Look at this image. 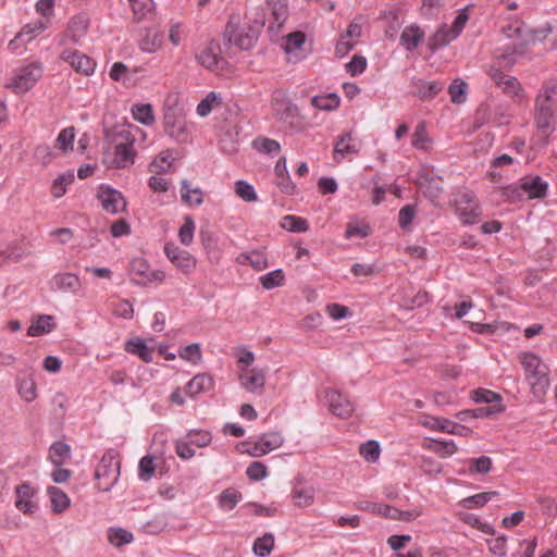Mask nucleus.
Wrapping results in <instances>:
<instances>
[{"label":"nucleus","instance_id":"1","mask_svg":"<svg viewBox=\"0 0 557 557\" xmlns=\"http://www.w3.org/2000/svg\"><path fill=\"white\" fill-rule=\"evenodd\" d=\"M136 134L144 135L138 126L126 125L107 134L108 144L103 151V163L111 169H125L135 162L134 144Z\"/></svg>","mask_w":557,"mask_h":557},{"label":"nucleus","instance_id":"2","mask_svg":"<svg viewBox=\"0 0 557 557\" xmlns=\"http://www.w3.org/2000/svg\"><path fill=\"white\" fill-rule=\"evenodd\" d=\"M556 107L557 81H548L539 90L534 101V124L545 145L555 131Z\"/></svg>","mask_w":557,"mask_h":557},{"label":"nucleus","instance_id":"3","mask_svg":"<svg viewBox=\"0 0 557 557\" xmlns=\"http://www.w3.org/2000/svg\"><path fill=\"white\" fill-rule=\"evenodd\" d=\"M502 32L504 36L511 39L512 42L508 44L504 51L497 53L496 58L502 61L503 65L507 66L509 63V57L516 53L522 54V48L525 45L545 39L550 33V28L543 27L541 29L528 30V33H525L524 24L519 20H515L509 24L504 25L502 27Z\"/></svg>","mask_w":557,"mask_h":557},{"label":"nucleus","instance_id":"4","mask_svg":"<svg viewBox=\"0 0 557 557\" xmlns=\"http://www.w3.org/2000/svg\"><path fill=\"white\" fill-rule=\"evenodd\" d=\"M520 361L536 397L545 395L549 387L548 368L534 352L527 351L520 355Z\"/></svg>","mask_w":557,"mask_h":557},{"label":"nucleus","instance_id":"5","mask_svg":"<svg viewBox=\"0 0 557 557\" xmlns=\"http://www.w3.org/2000/svg\"><path fill=\"white\" fill-rule=\"evenodd\" d=\"M42 73V63L39 61H32L14 70L5 86L15 95H24L36 86V84L41 79Z\"/></svg>","mask_w":557,"mask_h":557},{"label":"nucleus","instance_id":"6","mask_svg":"<svg viewBox=\"0 0 557 557\" xmlns=\"http://www.w3.org/2000/svg\"><path fill=\"white\" fill-rule=\"evenodd\" d=\"M120 476V461L114 450H108L102 456L95 471L97 488L101 492H109L117 482Z\"/></svg>","mask_w":557,"mask_h":557},{"label":"nucleus","instance_id":"7","mask_svg":"<svg viewBox=\"0 0 557 557\" xmlns=\"http://www.w3.org/2000/svg\"><path fill=\"white\" fill-rule=\"evenodd\" d=\"M262 25V23H257L256 26L244 25L238 27L230 22L225 28L224 38L230 45L236 46L242 50H248L256 44Z\"/></svg>","mask_w":557,"mask_h":557},{"label":"nucleus","instance_id":"8","mask_svg":"<svg viewBox=\"0 0 557 557\" xmlns=\"http://www.w3.org/2000/svg\"><path fill=\"white\" fill-rule=\"evenodd\" d=\"M455 213L462 225H474L481 221L483 215V211L471 191L459 195V199L455 201Z\"/></svg>","mask_w":557,"mask_h":557},{"label":"nucleus","instance_id":"9","mask_svg":"<svg viewBox=\"0 0 557 557\" xmlns=\"http://www.w3.org/2000/svg\"><path fill=\"white\" fill-rule=\"evenodd\" d=\"M164 253L172 264L186 275L190 274L196 268L197 259L187 250L180 248L175 244H166L164 246Z\"/></svg>","mask_w":557,"mask_h":557},{"label":"nucleus","instance_id":"10","mask_svg":"<svg viewBox=\"0 0 557 557\" xmlns=\"http://www.w3.org/2000/svg\"><path fill=\"white\" fill-rule=\"evenodd\" d=\"M490 73L495 84L516 103H521L525 99V91L517 78L508 76L497 69H492Z\"/></svg>","mask_w":557,"mask_h":557},{"label":"nucleus","instance_id":"11","mask_svg":"<svg viewBox=\"0 0 557 557\" xmlns=\"http://www.w3.org/2000/svg\"><path fill=\"white\" fill-rule=\"evenodd\" d=\"M98 199L102 209L110 214L120 213L126 208V201L122 193L107 185L99 187Z\"/></svg>","mask_w":557,"mask_h":557},{"label":"nucleus","instance_id":"12","mask_svg":"<svg viewBox=\"0 0 557 557\" xmlns=\"http://www.w3.org/2000/svg\"><path fill=\"white\" fill-rule=\"evenodd\" d=\"M324 399L333 414L344 419H347L351 416L354 411V405L345 395L341 394L338 391H326Z\"/></svg>","mask_w":557,"mask_h":557},{"label":"nucleus","instance_id":"13","mask_svg":"<svg viewBox=\"0 0 557 557\" xmlns=\"http://www.w3.org/2000/svg\"><path fill=\"white\" fill-rule=\"evenodd\" d=\"M132 274L138 284L163 282L165 278L162 270H151L147 261L140 258L132 261Z\"/></svg>","mask_w":557,"mask_h":557},{"label":"nucleus","instance_id":"14","mask_svg":"<svg viewBox=\"0 0 557 557\" xmlns=\"http://www.w3.org/2000/svg\"><path fill=\"white\" fill-rule=\"evenodd\" d=\"M457 473L460 475H483L492 470L493 461L488 456L458 460Z\"/></svg>","mask_w":557,"mask_h":557},{"label":"nucleus","instance_id":"15","mask_svg":"<svg viewBox=\"0 0 557 557\" xmlns=\"http://www.w3.org/2000/svg\"><path fill=\"white\" fill-rule=\"evenodd\" d=\"M284 438L278 432H270L261 435L248 449L252 457H261L270 451L280 448Z\"/></svg>","mask_w":557,"mask_h":557},{"label":"nucleus","instance_id":"16","mask_svg":"<svg viewBox=\"0 0 557 557\" xmlns=\"http://www.w3.org/2000/svg\"><path fill=\"white\" fill-rule=\"evenodd\" d=\"M48 28V21L37 20L35 22L28 23L22 27V29L16 34L14 39H12L8 47L12 51H15L18 44H27L32 41L34 38L39 36L42 32Z\"/></svg>","mask_w":557,"mask_h":557},{"label":"nucleus","instance_id":"17","mask_svg":"<svg viewBox=\"0 0 557 557\" xmlns=\"http://www.w3.org/2000/svg\"><path fill=\"white\" fill-rule=\"evenodd\" d=\"M196 60L201 66L208 70L213 71L218 69L222 61L220 44L215 40H210L196 54Z\"/></svg>","mask_w":557,"mask_h":557},{"label":"nucleus","instance_id":"18","mask_svg":"<svg viewBox=\"0 0 557 557\" xmlns=\"http://www.w3.org/2000/svg\"><path fill=\"white\" fill-rule=\"evenodd\" d=\"M61 59L69 62L78 73L90 75L95 71L96 63L88 55L77 50L63 51Z\"/></svg>","mask_w":557,"mask_h":557},{"label":"nucleus","instance_id":"19","mask_svg":"<svg viewBox=\"0 0 557 557\" xmlns=\"http://www.w3.org/2000/svg\"><path fill=\"white\" fill-rule=\"evenodd\" d=\"M15 507L23 513L30 515L37 510V503L35 502V491L27 484L23 483L16 487Z\"/></svg>","mask_w":557,"mask_h":557},{"label":"nucleus","instance_id":"20","mask_svg":"<svg viewBox=\"0 0 557 557\" xmlns=\"http://www.w3.org/2000/svg\"><path fill=\"white\" fill-rule=\"evenodd\" d=\"M362 509L381 515L383 517H387L391 519H399V520H406L409 521L414 518V515L410 511H400L397 508H394L389 505L385 504H379V503H366L364 506L361 507Z\"/></svg>","mask_w":557,"mask_h":557},{"label":"nucleus","instance_id":"21","mask_svg":"<svg viewBox=\"0 0 557 557\" xmlns=\"http://www.w3.org/2000/svg\"><path fill=\"white\" fill-rule=\"evenodd\" d=\"M51 287L63 293L76 294L81 289L82 283L74 273H58L51 278Z\"/></svg>","mask_w":557,"mask_h":557},{"label":"nucleus","instance_id":"22","mask_svg":"<svg viewBox=\"0 0 557 557\" xmlns=\"http://www.w3.org/2000/svg\"><path fill=\"white\" fill-rule=\"evenodd\" d=\"M214 387V380L208 373L196 374L185 386V393L194 398L202 393H208Z\"/></svg>","mask_w":557,"mask_h":557},{"label":"nucleus","instance_id":"23","mask_svg":"<svg viewBox=\"0 0 557 557\" xmlns=\"http://www.w3.org/2000/svg\"><path fill=\"white\" fill-rule=\"evenodd\" d=\"M240 385L250 393L260 392L264 387L265 372L262 369L253 368L239 375Z\"/></svg>","mask_w":557,"mask_h":557},{"label":"nucleus","instance_id":"24","mask_svg":"<svg viewBox=\"0 0 557 557\" xmlns=\"http://www.w3.org/2000/svg\"><path fill=\"white\" fill-rule=\"evenodd\" d=\"M290 497L296 507H310L315 499V488L312 485L295 484Z\"/></svg>","mask_w":557,"mask_h":557},{"label":"nucleus","instance_id":"25","mask_svg":"<svg viewBox=\"0 0 557 557\" xmlns=\"http://www.w3.org/2000/svg\"><path fill=\"white\" fill-rule=\"evenodd\" d=\"M424 35V30L418 24H410L400 34V45L406 50L412 51L422 42Z\"/></svg>","mask_w":557,"mask_h":557},{"label":"nucleus","instance_id":"26","mask_svg":"<svg viewBox=\"0 0 557 557\" xmlns=\"http://www.w3.org/2000/svg\"><path fill=\"white\" fill-rule=\"evenodd\" d=\"M273 110L275 112L276 117L280 121L288 123L292 127H296L294 125V120L298 121L299 111L295 104L284 99L276 100L273 104Z\"/></svg>","mask_w":557,"mask_h":557},{"label":"nucleus","instance_id":"27","mask_svg":"<svg viewBox=\"0 0 557 557\" xmlns=\"http://www.w3.org/2000/svg\"><path fill=\"white\" fill-rule=\"evenodd\" d=\"M520 189L528 198L544 197L547 190V184L540 176L527 177L520 184Z\"/></svg>","mask_w":557,"mask_h":557},{"label":"nucleus","instance_id":"28","mask_svg":"<svg viewBox=\"0 0 557 557\" xmlns=\"http://www.w3.org/2000/svg\"><path fill=\"white\" fill-rule=\"evenodd\" d=\"M54 327V318L49 314H41L32 321L27 334L28 336L37 337L52 332Z\"/></svg>","mask_w":557,"mask_h":557},{"label":"nucleus","instance_id":"29","mask_svg":"<svg viewBox=\"0 0 557 557\" xmlns=\"http://www.w3.org/2000/svg\"><path fill=\"white\" fill-rule=\"evenodd\" d=\"M236 262L242 265L249 264L256 271H262L268 268V258L262 251L252 250L242 252L236 257Z\"/></svg>","mask_w":557,"mask_h":557},{"label":"nucleus","instance_id":"30","mask_svg":"<svg viewBox=\"0 0 557 557\" xmlns=\"http://www.w3.org/2000/svg\"><path fill=\"white\" fill-rule=\"evenodd\" d=\"M359 152V145L352 139L350 134H344L335 143L334 158L339 161L345 156L357 154Z\"/></svg>","mask_w":557,"mask_h":557},{"label":"nucleus","instance_id":"31","mask_svg":"<svg viewBox=\"0 0 557 557\" xmlns=\"http://www.w3.org/2000/svg\"><path fill=\"white\" fill-rule=\"evenodd\" d=\"M124 349L128 354L138 356L145 362H151L153 359V348L149 347L141 338L127 341Z\"/></svg>","mask_w":557,"mask_h":557},{"label":"nucleus","instance_id":"32","mask_svg":"<svg viewBox=\"0 0 557 557\" xmlns=\"http://www.w3.org/2000/svg\"><path fill=\"white\" fill-rule=\"evenodd\" d=\"M89 26V17L85 13L73 16L67 26L69 35L72 40L77 42L87 33Z\"/></svg>","mask_w":557,"mask_h":557},{"label":"nucleus","instance_id":"33","mask_svg":"<svg viewBox=\"0 0 557 557\" xmlns=\"http://www.w3.org/2000/svg\"><path fill=\"white\" fill-rule=\"evenodd\" d=\"M269 7L271 15L274 18V22L271 24V28H274V25L277 28L282 27L288 17L287 0H269Z\"/></svg>","mask_w":557,"mask_h":557},{"label":"nucleus","instance_id":"34","mask_svg":"<svg viewBox=\"0 0 557 557\" xmlns=\"http://www.w3.org/2000/svg\"><path fill=\"white\" fill-rule=\"evenodd\" d=\"M132 116L135 121L144 125H152L156 121L152 106L149 103H135L131 108Z\"/></svg>","mask_w":557,"mask_h":557},{"label":"nucleus","instance_id":"35","mask_svg":"<svg viewBox=\"0 0 557 557\" xmlns=\"http://www.w3.org/2000/svg\"><path fill=\"white\" fill-rule=\"evenodd\" d=\"M47 494L49 495L51 508L54 512H63L70 507L71 500L69 496L59 487L49 486L47 488Z\"/></svg>","mask_w":557,"mask_h":557},{"label":"nucleus","instance_id":"36","mask_svg":"<svg viewBox=\"0 0 557 557\" xmlns=\"http://www.w3.org/2000/svg\"><path fill=\"white\" fill-rule=\"evenodd\" d=\"M162 34L148 29L139 40V49L146 53H153L162 47Z\"/></svg>","mask_w":557,"mask_h":557},{"label":"nucleus","instance_id":"37","mask_svg":"<svg viewBox=\"0 0 557 557\" xmlns=\"http://www.w3.org/2000/svg\"><path fill=\"white\" fill-rule=\"evenodd\" d=\"M182 200L189 206H200L203 202V193L199 187L191 188L187 180L182 181Z\"/></svg>","mask_w":557,"mask_h":557},{"label":"nucleus","instance_id":"38","mask_svg":"<svg viewBox=\"0 0 557 557\" xmlns=\"http://www.w3.org/2000/svg\"><path fill=\"white\" fill-rule=\"evenodd\" d=\"M242 493L234 488L228 487L224 490L218 497V505L222 510L230 511L242 500Z\"/></svg>","mask_w":557,"mask_h":557},{"label":"nucleus","instance_id":"39","mask_svg":"<svg viewBox=\"0 0 557 557\" xmlns=\"http://www.w3.org/2000/svg\"><path fill=\"white\" fill-rule=\"evenodd\" d=\"M222 103V97L215 91H210L198 104L196 112L200 117L208 116L212 110Z\"/></svg>","mask_w":557,"mask_h":557},{"label":"nucleus","instance_id":"40","mask_svg":"<svg viewBox=\"0 0 557 557\" xmlns=\"http://www.w3.org/2000/svg\"><path fill=\"white\" fill-rule=\"evenodd\" d=\"M498 496V492L492 491V492H483L479 493L472 496H469L467 498H463L459 502V506L471 509V508H481L485 504H487L493 497Z\"/></svg>","mask_w":557,"mask_h":557},{"label":"nucleus","instance_id":"41","mask_svg":"<svg viewBox=\"0 0 557 557\" xmlns=\"http://www.w3.org/2000/svg\"><path fill=\"white\" fill-rule=\"evenodd\" d=\"M172 151H161L150 163V171L157 174L166 173L172 168Z\"/></svg>","mask_w":557,"mask_h":557},{"label":"nucleus","instance_id":"42","mask_svg":"<svg viewBox=\"0 0 557 557\" xmlns=\"http://www.w3.org/2000/svg\"><path fill=\"white\" fill-rule=\"evenodd\" d=\"M134 540L133 533L123 528H110L108 530V541L115 547H121L125 544L132 543Z\"/></svg>","mask_w":557,"mask_h":557},{"label":"nucleus","instance_id":"43","mask_svg":"<svg viewBox=\"0 0 557 557\" xmlns=\"http://www.w3.org/2000/svg\"><path fill=\"white\" fill-rule=\"evenodd\" d=\"M311 104L320 110L332 111L339 106V97L334 92L314 96L311 99Z\"/></svg>","mask_w":557,"mask_h":557},{"label":"nucleus","instance_id":"44","mask_svg":"<svg viewBox=\"0 0 557 557\" xmlns=\"http://www.w3.org/2000/svg\"><path fill=\"white\" fill-rule=\"evenodd\" d=\"M71 448L63 442H57L51 445L49 449V458L55 466H61L66 459L70 458Z\"/></svg>","mask_w":557,"mask_h":557},{"label":"nucleus","instance_id":"45","mask_svg":"<svg viewBox=\"0 0 557 557\" xmlns=\"http://www.w3.org/2000/svg\"><path fill=\"white\" fill-rule=\"evenodd\" d=\"M17 392L22 399L27 403H32L37 398L36 383L29 376L18 381Z\"/></svg>","mask_w":557,"mask_h":557},{"label":"nucleus","instance_id":"46","mask_svg":"<svg viewBox=\"0 0 557 557\" xmlns=\"http://www.w3.org/2000/svg\"><path fill=\"white\" fill-rule=\"evenodd\" d=\"M165 124L168 134L176 141L186 143L188 140L187 126L183 120L173 121V123L166 120Z\"/></svg>","mask_w":557,"mask_h":557},{"label":"nucleus","instance_id":"47","mask_svg":"<svg viewBox=\"0 0 557 557\" xmlns=\"http://www.w3.org/2000/svg\"><path fill=\"white\" fill-rule=\"evenodd\" d=\"M253 148L262 153L275 156L281 151V145L274 139L258 137L252 141Z\"/></svg>","mask_w":557,"mask_h":557},{"label":"nucleus","instance_id":"48","mask_svg":"<svg viewBox=\"0 0 557 557\" xmlns=\"http://www.w3.org/2000/svg\"><path fill=\"white\" fill-rule=\"evenodd\" d=\"M411 145L420 150H428L431 145V138L429 137L424 123H419L411 138Z\"/></svg>","mask_w":557,"mask_h":557},{"label":"nucleus","instance_id":"49","mask_svg":"<svg viewBox=\"0 0 557 557\" xmlns=\"http://www.w3.org/2000/svg\"><path fill=\"white\" fill-rule=\"evenodd\" d=\"M274 547V536L271 533L264 534L253 543V553L259 557H267L271 554Z\"/></svg>","mask_w":557,"mask_h":557},{"label":"nucleus","instance_id":"50","mask_svg":"<svg viewBox=\"0 0 557 557\" xmlns=\"http://www.w3.org/2000/svg\"><path fill=\"white\" fill-rule=\"evenodd\" d=\"M133 13L137 20H145L154 8L153 0H129Z\"/></svg>","mask_w":557,"mask_h":557},{"label":"nucleus","instance_id":"51","mask_svg":"<svg viewBox=\"0 0 557 557\" xmlns=\"http://www.w3.org/2000/svg\"><path fill=\"white\" fill-rule=\"evenodd\" d=\"M471 398L475 403L502 405V396L493 391L479 388L471 392Z\"/></svg>","mask_w":557,"mask_h":557},{"label":"nucleus","instance_id":"52","mask_svg":"<svg viewBox=\"0 0 557 557\" xmlns=\"http://www.w3.org/2000/svg\"><path fill=\"white\" fill-rule=\"evenodd\" d=\"M75 138V129L74 127L63 128L55 140V148L60 149L62 152H67L73 149V143Z\"/></svg>","mask_w":557,"mask_h":557},{"label":"nucleus","instance_id":"53","mask_svg":"<svg viewBox=\"0 0 557 557\" xmlns=\"http://www.w3.org/2000/svg\"><path fill=\"white\" fill-rule=\"evenodd\" d=\"M281 226L288 232L297 233L307 232L309 228L308 222L305 219L295 215L284 216Z\"/></svg>","mask_w":557,"mask_h":557},{"label":"nucleus","instance_id":"54","mask_svg":"<svg viewBox=\"0 0 557 557\" xmlns=\"http://www.w3.org/2000/svg\"><path fill=\"white\" fill-rule=\"evenodd\" d=\"M305 45V34L301 32H295L292 34H288L285 37V52L287 54H293L301 50L302 46Z\"/></svg>","mask_w":557,"mask_h":557},{"label":"nucleus","instance_id":"55","mask_svg":"<svg viewBox=\"0 0 557 557\" xmlns=\"http://www.w3.org/2000/svg\"><path fill=\"white\" fill-rule=\"evenodd\" d=\"M284 273L281 269L271 271L260 277V283L264 289H273L278 287L284 282Z\"/></svg>","mask_w":557,"mask_h":557},{"label":"nucleus","instance_id":"56","mask_svg":"<svg viewBox=\"0 0 557 557\" xmlns=\"http://www.w3.org/2000/svg\"><path fill=\"white\" fill-rule=\"evenodd\" d=\"M235 193L246 202H253L258 199L255 187L246 181L235 182Z\"/></svg>","mask_w":557,"mask_h":557},{"label":"nucleus","instance_id":"57","mask_svg":"<svg viewBox=\"0 0 557 557\" xmlns=\"http://www.w3.org/2000/svg\"><path fill=\"white\" fill-rule=\"evenodd\" d=\"M459 517L462 521H465L466 523L470 524L471 527L480 530L481 532L483 533H486V534H491V535H494L495 534V529L488 524V523H485V522H482L476 516H474L473 513H469V512H460L459 513Z\"/></svg>","mask_w":557,"mask_h":557},{"label":"nucleus","instance_id":"58","mask_svg":"<svg viewBox=\"0 0 557 557\" xmlns=\"http://www.w3.org/2000/svg\"><path fill=\"white\" fill-rule=\"evenodd\" d=\"M360 455L369 462H375L380 458V445L376 441H367L360 445Z\"/></svg>","mask_w":557,"mask_h":557},{"label":"nucleus","instance_id":"59","mask_svg":"<svg viewBox=\"0 0 557 557\" xmlns=\"http://www.w3.org/2000/svg\"><path fill=\"white\" fill-rule=\"evenodd\" d=\"M74 181V174L73 173H64L59 175L51 187V193L55 198L62 197L66 191V186L72 184Z\"/></svg>","mask_w":557,"mask_h":557},{"label":"nucleus","instance_id":"60","mask_svg":"<svg viewBox=\"0 0 557 557\" xmlns=\"http://www.w3.org/2000/svg\"><path fill=\"white\" fill-rule=\"evenodd\" d=\"M180 357L188 362L198 364L202 359L200 345L197 343L189 344L180 350Z\"/></svg>","mask_w":557,"mask_h":557},{"label":"nucleus","instance_id":"61","mask_svg":"<svg viewBox=\"0 0 557 557\" xmlns=\"http://www.w3.org/2000/svg\"><path fill=\"white\" fill-rule=\"evenodd\" d=\"M186 37V27L181 22L171 21L169 26V40L174 47H178Z\"/></svg>","mask_w":557,"mask_h":557},{"label":"nucleus","instance_id":"62","mask_svg":"<svg viewBox=\"0 0 557 557\" xmlns=\"http://www.w3.org/2000/svg\"><path fill=\"white\" fill-rule=\"evenodd\" d=\"M195 228L194 220L190 216H186L178 231V237L183 245L189 246L193 243Z\"/></svg>","mask_w":557,"mask_h":557},{"label":"nucleus","instance_id":"63","mask_svg":"<svg viewBox=\"0 0 557 557\" xmlns=\"http://www.w3.org/2000/svg\"><path fill=\"white\" fill-rule=\"evenodd\" d=\"M371 227L367 223H359V222H349L346 231H345V237L346 238H352V237H359V238H366L370 235Z\"/></svg>","mask_w":557,"mask_h":557},{"label":"nucleus","instance_id":"64","mask_svg":"<svg viewBox=\"0 0 557 557\" xmlns=\"http://www.w3.org/2000/svg\"><path fill=\"white\" fill-rule=\"evenodd\" d=\"M202 244L207 251L209 261L211 263L218 264L221 260V251L218 246V242L211 236H202Z\"/></svg>","mask_w":557,"mask_h":557}]
</instances>
